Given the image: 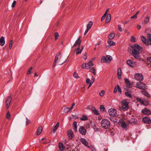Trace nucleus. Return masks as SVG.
I'll list each match as a JSON object with an SVG mask.
<instances>
[{"mask_svg": "<svg viewBox=\"0 0 151 151\" xmlns=\"http://www.w3.org/2000/svg\"><path fill=\"white\" fill-rule=\"evenodd\" d=\"M12 98L11 96H9L7 97L6 99V108L8 109L10 105L11 101Z\"/></svg>", "mask_w": 151, "mask_h": 151, "instance_id": "nucleus-8", "label": "nucleus"}, {"mask_svg": "<svg viewBox=\"0 0 151 151\" xmlns=\"http://www.w3.org/2000/svg\"><path fill=\"white\" fill-rule=\"evenodd\" d=\"M86 82L87 83H88V84L89 83L90 84V82H91V81L89 79L87 78L86 80Z\"/></svg>", "mask_w": 151, "mask_h": 151, "instance_id": "nucleus-58", "label": "nucleus"}, {"mask_svg": "<svg viewBox=\"0 0 151 151\" xmlns=\"http://www.w3.org/2000/svg\"><path fill=\"white\" fill-rule=\"evenodd\" d=\"M86 68H85V69H89L90 67V66H89V65H88V64L87 63V64H86Z\"/></svg>", "mask_w": 151, "mask_h": 151, "instance_id": "nucleus-60", "label": "nucleus"}, {"mask_svg": "<svg viewBox=\"0 0 151 151\" xmlns=\"http://www.w3.org/2000/svg\"><path fill=\"white\" fill-rule=\"evenodd\" d=\"M62 57V53L60 52L58 53L56 55L55 59V60L54 62L53 63V67H54L57 63V61H58L59 59H60Z\"/></svg>", "mask_w": 151, "mask_h": 151, "instance_id": "nucleus-7", "label": "nucleus"}, {"mask_svg": "<svg viewBox=\"0 0 151 151\" xmlns=\"http://www.w3.org/2000/svg\"><path fill=\"white\" fill-rule=\"evenodd\" d=\"M118 90V87H115L114 90V93H116Z\"/></svg>", "mask_w": 151, "mask_h": 151, "instance_id": "nucleus-63", "label": "nucleus"}, {"mask_svg": "<svg viewBox=\"0 0 151 151\" xmlns=\"http://www.w3.org/2000/svg\"><path fill=\"white\" fill-rule=\"evenodd\" d=\"M93 24V22L92 21L89 22V23L87 25V28L88 29H90L91 28V26Z\"/></svg>", "mask_w": 151, "mask_h": 151, "instance_id": "nucleus-29", "label": "nucleus"}, {"mask_svg": "<svg viewBox=\"0 0 151 151\" xmlns=\"http://www.w3.org/2000/svg\"><path fill=\"white\" fill-rule=\"evenodd\" d=\"M108 112L111 116H115L117 114L116 110L113 108H111L109 110Z\"/></svg>", "mask_w": 151, "mask_h": 151, "instance_id": "nucleus-5", "label": "nucleus"}, {"mask_svg": "<svg viewBox=\"0 0 151 151\" xmlns=\"http://www.w3.org/2000/svg\"><path fill=\"white\" fill-rule=\"evenodd\" d=\"M110 122L107 119H103L101 122V125L102 128L107 129L110 127Z\"/></svg>", "mask_w": 151, "mask_h": 151, "instance_id": "nucleus-2", "label": "nucleus"}, {"mask_svg": "<svg viewBox=\"0 0 151 151\" xmlns=\"http://www.w3.org/2000/svg\"><path fill=\"white\" fill-rule=\"evenodd\" d=\"M79 131L81 134L84 135L86 134V129L83 126L80 127Z\"/></svg>", "mask_w": 151, "mask_h": 151, "instance_id": "nucleus-10", "label": "nucleus"}, {"mask_svg": "<svg viewBox=\"0 0 151 151\" xmlns=\"http://www.w3.org/2000/svg\"><path fill=\"white\" fill-rule=\"evenodd\" d=\"M59 36V34L58 32H55V40H56L58 38V37Z\"/></svg>", "mask_w": 151, "mask_h": 151, "instance_id": "nucleus-43", "label": "nucleus"}, {"mask_svg": "<svg viewBox=\"0 0 151 151\" xmlns=\"http://www.w3.org/2000/svg\"><path fill=\"white\" fill-rule=\"evenodd\" d=\"M105 93V91L104 90H102L99 93V95L101 97H103Z\"/></svg>", "mask_w": 151, "mask_h": 151, "instance_id": "nucleus-40", "label": "nucleus"}, {"mask_svg": "<svg viewBox=\"0 0 151 151\" xmlns=\"http://www.w3.org/2000/svg\"><path fill=\"white\" fill-rule=\"evenodd\" d=\"M144 99H142L139 97L137 98L136 100L138 101L141 103L142 104L143 103Z\"/></svg>", "mask_w": 151, "mask_h": 151, "instance_id": "nucleus-34", "label": "nucleus"}, {"mask_svg": "<svg viewBox=\"0 0 151 151\" xmlns=\"http://www.w3.org/2000/svg\"><path fill=\"white\" fill-rule=\"evenodd\" d=\"M115 36V35L114 33H112L110 34L109 36V39L110 40H111L113 39L114 37Z\"/></svg>", "mask_w": 151, "mask_h": 151, "instance_id": "nucleus-30", "label": "nucleus"}, {"mask_svg": "<svg viewBox=\"0 0 151 151\" xmlns=\"http://www.w3.org/2000/svg\"><path fill=\"white\" fill-rule=\"evenodd\" d=\"M91 109L92 110L93 113L94 114L97 115H99V113L98 111L97 110L95 107H92L91 108Z\"/></svg>", "mask_w": 151, "mask_h": 151, "instance_id": "nucleus-20", "label": "nucleus"}, {"mask_svg": "<svg viewBox=\"0 0 151 151\" xmlns=\"http://www.w3.org/2000/svg\"><path fill=\"white\" fill-rule=\"evenodd\" d=\"M90 71L93 73L95 75L96 73L95 68L94 67L92 68L90 70Z\"/></svg>", "mask_w": 151, "mask_h": 151, "instance_id": "nucleus-39", "label": "nucleus"}, {"mask_svg": "<svg viewBox=\"0 0 151 151\" xmlns=\"http://www.w3.org/2000/svg\"><path fill=\"white\" fill-rule=\"evenodd\" d=\"M67 134L68 138L69 139H71L73 138V132L71 130L69 129L67 131Z\"/></svg>", "mask_w": 151, "mask_h": 151, "instance_id": "nucleus-13", "label": "nucleus"}, {"mask_svg": "<svg viewBox=\"0 0 151 151\" xmlns=\"http://www.w3.org/2000/svg\"><path fill=\"white\" fill-rule=\"evenodd\" d=\"M10 114L9 112H8L6 114V117L7 119H8L10 118Z\"/></svg>", "mask_w": 151, "mask_h": 151, "instance_id": "nucleus-61", "label": "nucleus"}, {"mask_svg": "<svg viewBox=\"0 0 151 151\" xmlns=\"http://www.w3.org/2000/svg\"><path fill=\"white\" fill-rule=\"evenodd\" d=\"M117 86L118 87V91L120 93H121L122 92V90L121 88L118 85H117Z\"/></svg>", "mask_w": 151, "mask_h": 151, "instance_id": "nucleus-59", "label": "nucleus"}, {"mask_svg": "<svg viewBox=\"0 0 151 151\" xmlns=\"http://www.w3.org/2000/svg\"><path fill=\"white\" fill-rule=\"evenodd\" d=\"M141 39L142 41L144 42V44L146 45H148L149 42L143 36H141Z\"/></svg>", "mask_w": 151, "mask_h": 151, "instance_id": "nucleus-19", "label": "nucleus"}, {"mask_svg": "<svg viewBox=\"0 0 151 151\" xmlns=\"http://www.w3.org/2000/svg\"><path fill=\"white\" fill-rule=\"evenodd\" d=\"M131 41L132 42H136V39L133 36H132L131 38Z\"/></svg>", "mask_w": 151, "mask_h": 151, "instance_id": "nucleus-44", "label": "nucleus"}, {"mask_svg": "<svg viewBox=\"0 0 151 151\" xmlns=\"http://www.w3.org/2000/svg\"><path fill=\"white\" fill-rule=\"evenodd\" d=\"M77 123L76 122H73V129L75 132H76L77 131Z\"/></svg>", "mask_w": 151, "mask_h": 151, "instance_id": "nucleus-25", "label": "nucleus"}, {"mask_svg": "<svg viewBox=\"0 0 151 151\" xmlns=\"http://www.w3.org/2000/svg\"><path fill=\"white\" fill-rule=\"evenodd\" d=\"M125 82L128 87L129 88H130L132 87V85L130 83L128 79L125 78Z\"/></svg>", "mask_w": 151, "mask_h": 151, "instance_id": "nucleus-17", "label": "nucleus"}, {"mask_svg": "<svg viewBox=\"0 0 151 151\" xmlns=\"http://www.w3.org/2000/svg\"><path fill=\"white\" fill-rule=\"evenodd\" d=\"M147 37L149 39V40H150V41L151 42V34H147ZM150 45H151V43L150 44Z\"/></svg>", "mask_w": 151, "mask_h": 151, "instance_id": "nucleus-51", "label": "nucleus"}, {"mask_svg": "<svg viewBox=\"0 0 151 151\" xmlns=\"http://www.w3.org/2000/svg\"><path fill=\"white\" fill-rule=\"evenodd\" d=\"M89 29H86V30L85 32H84V35H86V34L88 32V30H89Z\"/></svg>", "mask_w": 151, "mask_h": 151, "instance_id": "nucleus-64", "label": "nucleus"}, {"mask_svg": "<svg viewBox=\"0 0 151 151\" xmlns=\"http://www.w3.org/2000/svg\"><path fill=\"white\" fill-rule=\"evenodd\" d=\"M59 123L57 122L55 126L54 129H53V132L54 133H55V132H56L57 128L59 127Z\"/></svg>", "mask_w": 151, "mask_h": 151, "instance_id": "nucleus-32", "label": "nucleus"}, {"mask_svg": "<svg viewBox=\"0 0 151 151\" xmlns=\"http://www.w3.org/2000/svg\"><path fill=\"white\" fill-rule=\"evenodd\" d=\"M80 140L81 142L85 146H87L88 147H89V146L88 145V142L85 139L82 138L80 139Z\"/></svg>", "mask_w": 151, "mask_h": 151, "instance_id": "nucleus-14", "label": "nucleus"}, {"mask_svg": "<svg viewBox=\"0 0 151 151\" xmlns=\"http://www.w3.org/2000/svg\"><path fill=\"white\" fill-rule=\"evenodd\" d=\"M136 87L137 88L142 89H145L146 88L145 84L142 82H137L136 84Z\"/></svg>", "mask_w": 151, "mask_h": 151, "instance_id": "nucleus-4", "label": "nucleus"}, {"mask_svg": "<svg viewBox=\"0 0 151 151\" xmlns=\"http://www.w3.org/2000/svg\"><path fill=\"white\" fill-rule=\"evenodd\" d=\"M129 103L126 99L122 100L121 104L122 109L124 111H126L129 109Z\"/></svg>", "mask_w": 151, "mask_h": 151, "instance_id": "nucleus-3", "label": "nucleus"}, {"mask_svg": "<svg viewBox=\"0 0 151 151\" xmlns=\"http://www.w3.org/2000/svg\"><path fill=\"white\" fill-rule=\"evenodd\" d=\"M141 112L144 114L149 115L151 114V111L149 109L145 108L142 109Z\"/></svg>", "mask_w": 151, "mask_h": 151, "instance_id": "nucleus-11", "label": "nucleus"}, {"mask_svg": "<svg viewBox=\"0 0 151 151\" xmlns=\"http://www.w3.org/2000/svg\"><path fill=\"white\" fill-rule=\"evenodd\" d=\"M0 45L3 46L5 43V38L3 37H1L0 39Z\"/></svg>", "mask_w": 151, "mask_h": 151, "instance_id": "nucleus-21", "label": "nucleus"}, {"mask_svg": "<svg viewBox=\"0 0 151 151\" xmlns=\"http://www.w3.org/2000/svg\"><path fill=\"white\" fill-rule=\"evenodd\" d=\"M83 47H78L76 50V54L78 55L79 54L81 53L82 52L83 50Z\"/></svg>", "mask_w": 151, "mask_h": 151, "instance_id": "nucleus-22", "label": "nucleus"}, {"mask_svg": "<svg viewBox=\"0 0 151 151\" xmlns=\"http://www.w3.org/2000/svg\"><path fill=\"white\" fill-rule=\"evenodd\" d=\"M118 29L120 32H122V28L121 27V26L120 24L117 25Z\"/></svg>", "mask_w": 151, "mask_h": 151, "instance_id": "nucleus-46", "label": "nucleus"}, {"mask_svg": "<svg viewBox=\"0 0 151 151\" xmlns=\"http://www.w3.org/2000/svg\"><path fill=\"white\" fill-rule=\"evenodd\" d=\"M88 148H90L92 151H96V149L94 146H91Z\"/></svg>", "mask_w": 151, "mask_h": 151, "instance_id": "nucleus-49", "label": "nucleus"}, {"mask_svg": "<svg viewBox=\"0 0 151 151\" xmlns=\"http://www.w3.org/2000/svg\"><path fill=\"white\" fill-rule=\"evenodd\" d=\"M106 13H105L104 15L102 16L101 18V21H103L105 18L106 16Z\"/></svg>", "mask_w": 151, "mask_h": 151, "instance_id": "nucleus-48", "label": "nucleus"}, {"mask_svg": "<svg viewBox=\"0 0 151 151\" xmlns=\"http://www.w3.org/2000/svg\"><path fill=\"white\" fill-rule=\"evenodd\" d=\"M59 147L60 150L61 151L63 150L65 148L63 144L62 143H59Z\"/></svg>", "mask_w": 151, "mask_h": 151, "instance_id": "nucleus-26", "label": "nucleus"}, {"mask_svg": "<svg viewBox=\"0 0 151 151\" xmlns=\"http://www.w3.org/2000/svg\"><path fill=\"white\" fill-rule=\"evenodd\" d=\"M137 18V16L136 15V14H134L133 16L131 17V19H136Z\"/></svg>", "mask_w": 151, "mask_h": 151, "instance_id": "nucleus-54", "label": "nucleus"}, {"mask_svg": "<svg viewBox=\"0 0 151 151\" xmlns=\"http://www.w3.org/2000/svg\"><path fill=\"white\" fill-rule=\"evenodd\" d=\"M142 121L144 123L150 124L151 122V120L150 118L145 117L142 119Z\"/></svg>", "mask_w": 151, "mask_h": 151, "instance_id": "nucleus-15", "label": "nucleus"}, {"mask_svg": "<svg viewBox=\"0 0 151 151\" xmlns=\"http://www.w3.org/2000/svg\"><path fill=\"white\" fill-rule=\"evenodd\" d=\"M127 64L131 67H133L136 65V63L131 60H129L127 61Z\"/></svg>", "mask_w": 151, "mask_h": 151, "instance_id": "nucleus-9", "label": "nucleus"}, {"mask_svg": "<svg viewBox=\"0 0 151 151\" xmlns=\"http://www.w3.org/2000/svg\"><path fill=\"white\" fill-rule=\"evenodd\" d=\"M83 55V58H84L85 60H86L87 58L86 56V52H85Z\"/></svg>", "mask_w": 151, "mask_h": 151, "instance_id": "nucleus-56", "label": "nucleus"}, {"mask_svg": "<svg viewBox=\"0 0 151 151\" xmlns=\"http://www.w3.org/2000/svg\"><path fill=\"white\" fill-rule=\"evenodd\" d=\"M149 18L148 17H147L144 21V23L147 24L149 21Z\"/></svg>", "mask_w": 151, "mask_h": 151, "instance_id": "nucleus-45", "label": "nucleus"}, {"mask_svg": "<svg viewBox=\"0 0 151 151\" xmlns=\"http://www.w3.org/2000/svg\"><path fill=\"white\" fill-rule=\"evenodd\" d=\"M132 53L133 56L137 60H139L140 59V57L139 55V51H141L142 50V48L140 47L138 45L135 44L133 47Z\"/></svg>", "mask_w": 151, "mask_h": 151, "instance_id": "nucleus-1", "label": "nucleus"}, {"mask_svg": "<svg viewBox=\"0 0 151 151\" xmlns=\"http://www.w3.org/2000/svg\"><path fill=\"white\" fill-rule=\"evenodd\" d=\"M42 130V128L41 127H39L37 130V135H39L41 132Z\"/></svg>", "mask_w": 151, "mask_h": 151, "instance_id": "nucleus-27", "label": "nucleus"}, {"mask_svg": "<svg viewBox=\"0 0 151 151\" xmlns=\"http://www.w3.org/2000/svg\"><path fill=\"white\" fill-rule=\"evenodd\" d=\"M16 1L15 0L13 2L12 4V8H13L16 5Z\"/></svg>", "mask_w": 151, "mask_h": 151, "instance_id": "nucleus-52", "label": "nucleus"}, {"mask_svg": "<svg viewBox=\"0 0 151 151\" xmlns=\"http://www.w3.org/2000/svg\"><path fill=\"white\" fill-rule=\"evenodd\" d=\"M125 94L127 96L129 97L130 98H132V94L128 92H126L125 93Z\"/></svg>", "mask_w": 151, "mask_h": 151, "instance_id": "nucleus-36", "label": "nucleus"}, {"mask_svg": "<svg viewBox=\"0 0 151 151\" xmlns=\"http://www.w3.org/2000/svg\"><path fill=\"white\" fill-rule=\"evenodd\" d=\"M111 20V16L110 14H109L107 15L106 18V23L109 22Z\"/></svg>", "mask_w": 151, "mask_h": 151, "instance_id": "nucleus-24", "label": "nucleus"}, {"mask_svg": "<svg viewBox=\"0 0 151 151\" xmlns=\"http://www.w3.org/2000/svg\"><path fill=\"white\" fill-rule=\"evenodd\" d=\"M108 42L109 44L111 46H114L115 45V42L111 40H108Z\"/></svg>", "mask_w": 151, "mask_h": 151, "instance_id": "nucleus-33", "label": "nucleus"}, {"mask_svg": "<svg viewBox=\"0 0 151 151\" xmlns=\"http://www.w3.org/2000/svg\"><path fill=\"white\" fill-rule=\"evenodd\" d=\"M118 123L122 128H125L127 127V124L122 119L120 120Z\"/></svg>", "mask_w": 151, "mask_h": 151, "instance_id": "nucleus-12", "label": "nucleus"}, {"mask_svg": "<svg viewBox=\"0 0 151 151\" xmlns=\"http://www.w3.org/2000/svg\"><path fill=\"white\" fill-rule=\"evenodd\" d=\"M94 78L93 76H92L90 83L93 84L94 82Z\"/></svg>", "mask_w": 151, "mask_h": 151, "instance_id": "nucleus-53", "label": "nucleus"}, {"mask_svg": "<svg viewBox=\"0 0 151 151\" xmlns=\"http://www.w3.org/2000/svg\"><path fill=\"white\" fill-rule=\"evenodd\" d=\"M122 71L120 68H119L117 70V76L119 79H120L121 78Z\"/></svg>", "mask_w": 151, "mask_h": 151, "instance_id": "nucleus-18", "label": "nucleus"}, {"mask_svg": "<svg viewBox=\"0 0 151 151\" xmlns=\"http://www.w3.org/2000/svg\"><path fill=\"white\" fill-rule=\"evenodd\" d=\"M105 108L104 107V106L103 105H101L100 106V110L102 111H104V109H105Z\"/></svg>", "mask_w": 151, "mask_h": 151, "instance_id": "nucleus-47", "label": "nucleus"}, {"mask_svg": "<svg viewBox=\"0 0 151 151\" xmlns=\"http://www.w3.org/2000/svg\"><path fill=\"white\" fill-rule=\"evenodd\" d=\"M135 79L138 81H142L143 79V77L141 73H136L134 75Z\"/></svg>", "mask_w": 151, "mask_h": 151, "instance_id": "nucleus-6", "label": "nucleus"}, {"mask_svg": "<svg viewBox=\"0 0 151 151\" xmlns=\"http://www.w3.org/2000/svg\"><path fill=\"white\" fill-rule=\"evenodd\" d=\"M81 38V36H79L78 39L76 40L74 44V45L73 47H75L77 45H78V47L80 46L81 41L80 40Z\"/></svg>", "mask_w": 151, "mask_h": 151, "instance_id": "nucleus-16", "label": "nucleus"}, {"mask_svg": "<svg viewBox=\"0 0 151 151\" xmlns=\"http://www.w3.org/2000/svg\"><path fill=\"white\" fill-rule=\"evenodd\" d=\"M142 94L144 95L145 96L148 97L149 96V94L147 93V92L145 91H142Z\"/></svg>", "mask_w": 151, "mask_h": 151, "instance_id": "nucleus-38", "label": "nucleus"}, {"mask_svg": "<svg viewBox=\"0 0 151 151\" xmlns=\"http://www.w3.org/2000/svg\"><path fill=\"white\" fill-rule=\"evenodd\" d=\"M109 118L111 121L114 122H116L118 121V119L115 117V116H111Z\"/></svg>", "mask_w": 151, "mask_h": 151, "instance_id": "nucleus-23", "label": "nucleus"}, {"mask_svg": "<svg viewBox=\"0 0 151 151\" xmlns=\"http://www.w3.org/2000/svg\"><path fill=\"white\" fill-rule=\"evenodd\" d=\"M106 58L107 59V63H109L110 61L112 60V57L110 55H107L106 56Z\"/></svg>", "mask_w": 151, "mask_h": 151, "instance_id": "nucleus-28", "label": "nucleus"}, {"mask_svg": "<svg viewBox=\"0 0 151 151\" xmlns=\"http://www.w3.org/2000/svg\"><path fill=\"white\" fill-rule=\"evenodd\" d=\"M73 76L76 79H77L79 78V77L78 76L77 73H75L73 74Z\"/></svg>", "mask_w": 151, "mask_h": 151, "instance_id": "nucleus-50", "label": "nucleus"}, {"mask_svg": "<svg viewBox=\"0 0 151 151\" xmlns=\"http://www.w3.org/2000/svg\"><path fill=\"white\" fill-rule=\"evenodd\" d=\"M87 117L85 115H83L82 117L80 118V119L82 121H85L88 119Z\"/></svg>", "mask_w": 151, "mask_h": 151, "instance_id": "nucleus-35", "label": "nucleus"}, {"mask_svg": "<svg viewBox=\"0 0 151 151\" xmlns=\"http://www.w3.org/2000/svg\"><path fill=\"white\" fill-rule=\"evenodd\" d=\"M93 60H91L88 62V63L90 67L91 66H92L93 65Z\"/></svg>", "mask_w": 151, "mask_h": 151, "instance_id": "nucleus-42", "label": "nucleus"}, {"mask_svg": "<svg viewBox=\"0 0 151 151\" xmlns=\"http://www.w3.org/2000/svg\"><path fill=\"white\" fill-rule=\"evenodd\" d=\"M32 70V67H30L28 71V74H29L31 73V71Z\"/></svg>", "mask_w": 151, "mask_h": 151, "instance_id": "nucleus-55", "label": "nucleus"}, {"mask_svg": "<svg viewBox=\"0 0 151 151\" xmlns=\"http://www.w3.org/2000/svg\"><path fill=\"white\" fill-rule=\"evenodd\" d=\"M64 111L65 113H66L70 111V110L69 109V108L65 107L64 109Z\"/></svg>", "mask_w": 151, "mask_h": 151, "instance_id": "nucleus-41", "label": "nucleus"}, {"mask_svg": "<svg viewBox=\"0 0 151 151\" xmlns=\"http://www.w3.org/2000/svg\"><path fill=\"white\" fill-rule=\"evenodd\" d=\"M149 104V102L148 101L144 99L142 105L144 106H147Z\"/></svg>", "mask_w": 151, "mask_h": 151, "instance_id": "nucleus-37", "label": "nucleus"}, {"mask_svg": "<svg viewBox=\"0 0 151 151\" xmlns=\"http://www.w3.org/2000/svg\"><path fill=\"white\" fill-rule=\"evenodd\" d=\"M26 125H28V124H29V122H30V121L27 118H26Z\"/></svg>", "mask_w": 151, "mask_h": 151, "instance_id": "nucleus-62", "label": "nucleus"}, {"mask_svg": "<svg viewBox=\"0 0 151 151\" xmlns=\"http://www.w3.org/2000/svg\"><path fill=\"white\" fill-rule=\"evenodd\" d=\"M86 63H83L81 65V67L82 68L85 69L86 66Z\"/></svg>", "mask_w": 151, "mask_h": 151, "instance_id": "nucleus-57", "label": "nucleus"}, {"mask_svg": "<svg viewBox=\"0 0 151 151\" xmlns=\"http://www.w3.org/2000/svg\"><path fill=\"white\" fill-rule=\"evenodd\" d=\"M101 61V62L102 63H107V59L106 58V57H105L104 56H103L102 57Z\"/></svg>", "mask_w": 151, "mask_h": 151, "instance_id": "nucleus-31", "label": "nucleus"}]
</instances>
